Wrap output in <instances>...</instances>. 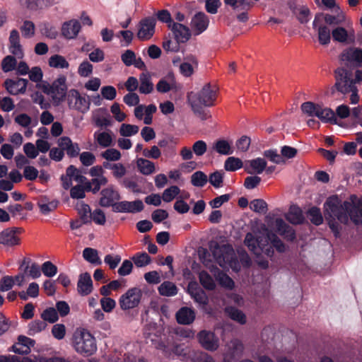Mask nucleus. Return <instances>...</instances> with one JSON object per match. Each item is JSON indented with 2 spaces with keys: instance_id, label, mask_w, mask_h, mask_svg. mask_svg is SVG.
I'll return each instance as SVG.
<instances>
[{
  "instance_id": "f257e3e1",
  "label": "nucleus",
  "mask_w": 362,
  "mask_h": 362,
  "mask_svg": "<svg viewBox=\"0 0 362 362\" xmlns=\"http://www.w3.org/2000/svg\"><path fill=\"white\" fill-rule=\"evenodd\" d=\"M325 215L346 224L349 218L358 225L362 223V198L356 203L341 202L337 197H331L324 204Z\"/></svg>"
},
{
  "instance_id": "f03ea898",
  "label": "nucleus",
  "mask_w": 362,
  "mask_h": 362,
  "mask_svg": "<svg viewBox=\"0 0 362 362\" xmlns=\"http://www.w3.org/2000/svg\"><path fill=\"white\" fill-rule=\"evenodd\" d=\"M217 91L218 88L215 85L207 83L199 92H190L187 94V100L193 112L202 120L211 117L209 112L203 107L214 105L217 98Z\"/></svg>"
},
{
  "instance_id": "7ed1b4c3",
  "label": "nucleus",
  "mask_w": 362,
  "mask_h": 362,
  "mask_svg": "<svg viewBox=\"0 0 362 362\" xmlns=\"http://www.w3.org/2000/svg\"><path fill=\"white\" fill-rule=\"evenodd\" d=\"M74 346L78 353L84 356H90L97 350L95 338L84 329L74 334Z\"/></svg>"
},
{
  "instance_id": "20e7f679",
  "label": "nucleus",
  "mask_w": 362,
  "mask_h": 362,
  "mask_svg": "<svg viewBox=\"0 0 362 362\" xmlns=\"http://www.w3.org/2000/svg\"><path fill=\"white\" fill-rule=\"evenodd\" d=\"M335 83L331 88V94L338 91L344 95L350 93L357 88L351 77V73L344 68H338L334 71Z\"/></svg>"
},
{
  "instance_id": "39448f33",
  "label": "nucleus",
  "mask_w": 362,
  "mask_h": 362,
  "mask_svg": "<svg viewBox=\"0 0 362 362\" xmlns=\"http://www.w3.org/2000/svg\"><path fill=\"white\" fill-rule=\"evenodd\" d=\"M211 252L216 262L223 268L230 266L235 258L233 248L226 245L216 244L211 249Z\"/></svg>"
},
{
  "instance_id": "423d86ee",
  "label": "nucleus",
  "mask_w": 362,
  "mask_h": 362,
  "mask_svg": "<svg viewBox=\"0 0 362 362\" xmlns=\"http://www.w3.org/2000/svg\"><path fill=\"white\" fill-rule=\"evenodd\" d=\"M142 292L139 288H132L122 295L119 303L122 310H127L137 307L141 301Z\"/></svg>"
},
{
  "instance_id": "0eeeda50",
  "label": "nucleus",
  "mask_w": 362,
  "mask_h": 362,
  "mask_svg": "<svg viewBox=\"0 0 362 362\" xmlns=\"http://www.w3.org/2000/svg\"><path fill=\"white\" fill-rule=\"evenodd\" d=\"M68 105L69 108L86 112L89 110L90 101L84 96H81L79 92L75 89L70 90L68 95Z\"/></svg>"
},
{
  "instance_id": "6e6552de",
  "label": "nucleus",
  "mask_w": 362,
  "mask_h": 362,
  "mask_svg": "<svg viewBox=\"0 0 362 362\" xmlns=\"http://www.w3.org/2000/svg\"><path fill=\"white\" fill-rule=\"evenodd\" d=\"M156 20L153 17L141 19L138 24L136 37L142 41L151 39L155 33Z\"/></svg>"
},
{
  "instance_id": "1a4fd4ad",
  "label": "nucleus",
  "mask_w": 362,
  "mask_h": 362,
  "mask_svg": "<svg viewBox=\"0 0 362 362\" xmlns=\"http://www.w3.org/2000/svg\"><path fill=\"white\" fill-rule=\"evenodd\" d=\"M100 195V205L103 207L112 206L114 211V205L117 204V201L121 199L119 192L113 185H109L101 190Z\"/></svg>"
},
{
  "instance_id": "9d476101",
  "label": "nucleus",
  "mask_w": 362,
  "mask_h": 362,
  "mask_svg": "<svg viewBox=\"0 0 362 362\" xmlns=\"http://www.w3.org/2000/svg\"><path fill=\"white\" fill-rule=\"evenodd\" d=\"M66 80V77L62 76L56 79L50 86L47 93L52 95L54 100L59 102L65 97L67 90Z\"/></svg>"
},
{
  "instance_id": "9b49d317",
  "label": "nucleus",
  "mask_w": 362,
  "mask_h": 362,
  "mask_svg": "<svg viewBox=\"0 0 362 362\" xmlns=\"http://www.w3.org/2000/svg\"><path fill=\"white\" fill-rule=\"evenodd\" d=\"M28 83V81L22 78L16 79L7 78L4 81V86L8 93L17 95L25 93Z\"/></svg>"
},
{
  "instance_id": "f8f14e48",
  "label": "nucleus",
  "mask_w": 362,
  "mask_h": 362,
  "mask_svg": "<svg viewBox=\"0 0 362 362\" xmlns=\"http://www.w3.org/2000/svg\"><path fill=\"white\" fill-rule=\"evenodd\" d=\"M243 350L244 346L240 340L232 339L226 345L224 361H230L240 358L243 355Z\"/></svg>"
},
{
  "instance_id": "ddd939ff",
  "label": "nucleus",
  "mask_w": 362,
  "mask_h": 362,
  "mask_svg": "<svg viewBox=\"0 0 362 362\" xmlns=\"http://www.w3.org/2000/svg\"><path fill=\"white\" fill-rule=\"evenodd\" d=\"M144 209V204L141 200L134 202L122 201L114 205V212L116 213H137Z\"/></svg>"
},
{
  "instance_id": "4468645a",
  "label": "nucleus",
  "mask_w": 362,
  "mask_h": 362,
  "mask_svg": "<svg viewBox=\"0 0 362 362\" xmlns=\"http://www.w3.org/2000/svg\"><path fill=\"white\" fill-rule=\"evenodd\" d=\"M209 18L204 12L199 11L194 14L191 20V28L195 35L204 32L209 27Z\"/></svg>"
},
{
  "instance_id": "2eb2a0df",
  "label": "nucleus",
  "mask_w": 362,
  "mask_h": 362,
  "mask_svg": "<svg viewBox=\"0 0 362 362\" xmlns=\"http://www.w3.org/2000/svg\"><path fill=\"white\" fill-rule=\"evenodd\" d=\"M168 28L172 30L177 43H185L191 37L189 28L183 24L174 22L173 23L169 24Z\"/></svg>"
},
{
  "instance_id": "dca6fc26",
  "label": "nucleus",
  "mask_w": 362,
  "mask_h": 362,
  "mask_svg": "<svg viewBox=\"0 0 362 362\" xmlns=\"http://www.w3.org/2000/svg\"><path fill=\"white\" fill-rule=\"evenodd\" d=\"M197 337L199 341L204 349L210 351H215L218 349V339L213 332L202 330L198 334Z\"/></svg>"
},
{
  "instance_id": "f3484780",
  "label": "nucleus",
  "mask_w": 362,
  "mask_h": 362,
  "mask_svg": "<svg viewBox=\"0 0 362 362\" xmlns=\"http://www.w3.org/2000/svg\"><path fill=\"white\" fill-rule=\"evenodd\" d=\"M187 291L192 298L200 305L205 306L208 304V296L195 281H191L187 286Z\"/></svg>"
},
{
  "instance_id": "a211bd4d",
  "label": "nucleus",
  "mask_w": 362,
  "mask_h": 362,
  "mask_svg": "<svg viewBox=\"0 0 362 362\" xmlns=\"http://www.w3.org/2000/svg\"><path fill=\"white\" fill-rule=\"evenodd\" d=\"M322 17V13L317 14L315 17L313 25V28L316 29L317 31L318 40L320 44L322 45H327L330 42L331 40L330 30L325 25H318V21Z\"/></svg>"
},
{
  "instance_id": "6ab92c4d",
  "label": "nucleus",
  "mask_w": 362,
  "mask_h": 362,
  "mask_svg": "<svg viewBox=\"0 0 362 362\" xmlns=\"http://www.w3.org/2000/svg\"><path fill=\"white\" fill-rule=\"evenodd\" d=\"M343 62L354 63L357 66H362V49L351 47L345 49L340 55Z\"/></svg>"
},
{
  "instance_id": "aec40b11",
  "label": "nucleus",
  "mask_w": 362,
  "mask_h": 362,
  "mask_svg": "<svg viewBox=\"0 0 362 362\" xmlns=\"http://www.w3.org/2000/svg\"><path fill=\"white\" fill-rule=\"evenodd\" d=\"M18 228H8L0 233V244L6 247H13L20 244V238L16 235Z\"/></svg>"
},
{
  "instance_id": "412c9836",
  "label": "nucleus",
  "mask_w": 362,
  "mask_h": 362,
  "mask_svg": "<svg viewBox=\"0 0 362 362\" xmlns=\"http://www.w3.org/2000/svg\"><path fill=\"white\" fill-rule=\"evenodd\" d=\"M9 51L16 58L23 57V51L20 44V36L18 30H12L9 36Z\"/></svg>"
},
{
  "instance_id": "4be33fe9",
  "label": "nucleus",
  "mask_w": 362,
  "mask_h": 362,
  "mask_svg": "<svg viewBox=\"0 0 362 362\" xmlns=\"http://www.w3.org/2000/svg\"><path fill=\"white\" fill-rule=\"evenodd\" d=\"M19 4L28 10L37 11L56 4L55 0H18Z\"/></svg>"
},
{
  "instance_id": "5701e85b",
  "label": "nucleus",
  "mask_w": 362,
  "mask_h": 362,
  "mask_svg": "<svg viewBox=\"0 0 362 362\" xmlns=\"http://www.w3.org/2000/svg\"><path fill=\"white\" fill-rule=\"evenodd\" d=\"M58 145L62 150L66 151L69 157L74 158L79 155L80 148L78 144L73 143L68 136L61 137L58 140Z\"/></svg>"
},
{
  "instance_id": "b1692460",
  "label": "nucleus",
  "mask_w": 362,
  "mask_h": 362,
  "mask_svg": "<svg viewBox=\"0 0 362 362\" xmlns=\"http://www.w3.org/2000/svg\"><path fill=\"white\" fill-rule=\"evenodd\" d=\"M175 317L180 325H188L194 321L196 313L193 308L182 307L176 313Z\"/></svg>"
},
{
  "instance_id": "393cba45",
  "label": "nucleus",
  "mask_w": 362,
  "mask_h": 362,
  "mask_svg": "<svg viewBox=\"0 0 362 362\" xmlns=\"http://www.w3.org/2000/svg\"><path fill=\"white\" fill-rule=\"evenodd\" d=\"M77 291L81 296H88L93 291V281L90 274L85 272L79 276Z\"/></svg>"
},
{
  "instance_id": "a878e982",
  "label": "nucleus",
  "mask_w": 362,
  "mask_h": 362,
  "mask_svg": "<svg viewBox=\"0 0 362 362\" xmlns=\"http://www.w3.org/2000/svg\"><path fill=\"white\" fill-rule=\"evenodd\" d=\"M274 223L276 231L285 239L292 241L296 238L294 229L288 226L282 218H276Z\"/></svg>"
},
{
  "instance_id": "bb28decb",
  "label": "nucleus",
  "mask_w": 362,
  "mask_h": 362,
  "mask_svg": "<svg viewBox=\"0 0 362 362\" xmlns=\"http://www.w3.org/2000/svg\"><path fill=\"white\" fill-rule=\"evenodd\" d=\"M265 234L262 235H258V243L257 247L259 250V255L264 252L268 257H272L274 255V250L271 245H269V243H271L272 241L270 234L273 233L269 231L267 229H265Z\"/></svg>"
},
{
  "instance_id": "cd10ccee",
  "label": "nucleus",
  "mask_w": 362,
  "mask_h": 362,
  "mask_svg": "<svg viewBox=\"0 0 362 362\" xmlns=\"http://www.w3.org/2000/svg\"><path fill=\"white\" fill-rule=\"evenodd\" d=\"M81 28V24L77 20H71L63 24L62 33L67 39H74L78 35Z\"/></svg>"
},
{
  "instance_id": "c85d7f7f",
  "label": "nucleus",
  "mask_w": 362,
  "mask_h": 362,
  "mask_svg": "<svg viewBox=\"0 0 362 362\" xmlns=\"http://www.w3.org/2000/svg\"><path fill=\"white\" fill-rule=\"evenodd\" d=\"M139 91L141 94H150L154 89L151 76L148 72H143L139 75Z\"/></svg>"
},
{
  "instance_id": "c756f323",
  "label": "nucleus",
  "mask_w": 362,
  "mask_h": 362,
  "mask_svg": "<svg viewBox=\"0 0 362 362\" xmlns=\"http://www.w3.org/2000/svg\"><path fill=\"white\" fill-rule=\"evenodd\" d=\"M249 167L245 170L249 174H261L267 168V162L264 158H257L247 161Z\"/></svg>"
},
{
  "instance_id": "7c9ffc66",
  "label": "nucleus",
  "mask_w": 362,
  "mask_h": 362,
  "mask_svg": "<svg viewBox=\"0 0 362 362\" xmlns=\"http://www.w3.org/2000/svg\"><path fill=\"white\" fill-rule=\"evenodd\" d=\"M285 217L288 222L294 225L301 224L304 221L302 210L297 206H291Z\"/></svg>"
},
{
  "instance_id": "2f4dec72",
  "label": "nucleus",
  "mask_w": 362,
  "mask_h": 362,
  "mask_svg": "<svg viewBox=\"0 0 362 362\" xmlns=\"http://www.w3.org/2000/svg\"><path fill=\"white\" fill-rule=\"evenodd\" d=\"M322 122H330L337 124V117L334 111L328 107H323L322 105H319L316 116Z\"/></svg>"
},
{
  "instance_id": "473e14b6",
  "label": "nucleus",
  "mask_w": 362,
  "mask_h": 362,
  "mask_svg": "<svg viewBox=\"0 0 362 362\" xmlns=\"http://www.w3.org/2000/svg\"><path fill=\"white\" fill-rule=\"evenodd\" d=\"M211 151H216L221 155H230L233 152L229 142L224 139L214 142Z\"/></svg>"
},
{
  "instance_id": "72a5a7b5",
  "label": "nucleus",
  "mask_w": 362,
  "mask_h": 362,
  "mask_svg": "<svg viewBox=\"0 0 362 362\" xmlns=\"http://www.w3.org/2000/svg\"><path fill=\"white\" fill-rule=\"evenodd\" d=\"M214 276L222 287L229 290L234 288L235 283L233 279L222 271L217 269L214 272Z\"/></svg>"
},
{
  "instance_id": "f704fd0d",
  "label": "nucleus",
  "mask_w": 362,
  "mask_h": 362,
  "mask_svg": "<svg viewBox=\"0 0 362 362\" xmlns=\"http://www.w3.org/2000/svg\"><path fill=\"white\" fill-rule=\"evenodd\" d=\"M136 165L140 173L145 175H149L155 172V165L152 161L145 158H138Z\"/></svg>"
},
{
  "instance_id": "c9c22d12",
  "label": "nucleus",
  "mask_w": 362,
  "mask_h": 362,
  "mask_svg": "<svg viewBox=\"0 0 362 362\" xmlns=\"http://www.w3.org/2000/svg\"><path fill=\"white\" fill-rule=\"evenodd\" d=\"M188 62H183L180 65V71L185 76H190L193 72V64L197 66L198 62L197 59L194 56H189L186 58Z\"/></svg>"
},
{
  "instance_id": "e433bc0d",
  "label": "nucleus",
  "mask_w": 362,
  "mask_h": 362,
  "mask_svg": "<svg viewBox=\"0 0 362 362\" xmlns=\"http://www.w3.org/2000/svg\"><path fill=\"white\" fill-rule=\"evenodd\" d=\"M158 292L163 296H174L177 293V288L176 285L171 281H164L158 287Z\"/></svg>"
},
{
  "instance_id": "4c0bfd02",
  "label": "nucleus",
  "mask_w": 362,
  "mask_h": 362,
  "mask_svg": "<svg viewBox=\"0 0 362 362\" xmlns=\"http://www.w3.org/2000/svg\"><path fill=\"white\" fill-rule=\"evenodd\" d=\"M199 279L202 286L206 290L213 291L216 288V283L212 276L206 271L199 274Z\"/></svg>"
},
{
  "instance_id": "58836bf2",
  "label": "nucleus",
  "mask_w": 362,
  "mask_h": 362,
  "mask_svg": "<svg viewBox=\"0 0 362 362\" xmlns=\"http://www.w3.org/2000/svg\"><path fill=\"white\" fill-rule=\"evenodd\" d=\"M258 235H255L252 233H247L245 235L244 243L248 249L255 255H259V250L257 248Z\"/></svg>"
},
{
  "instance_id": "ea45409f",
  "label": "nucleus",
  "mask_w": 362,
  "mask_h": 362,
  "mask_svg": "<svg viewBox=\"0 0 362 362\" xmlns=\"http://www.w3.org/2000/svg\"><path fill=\"white\" fill-rule=\"evenodd\" d=\"M226 313L233 320L240 324H245L246 322L245 315L240 310L235 307H228L226 308Z\"/></svg>"
},
{
  "instance_id": "a19ab883",
  "label": "nucleus",
  "mask_w": 362,
  "mask_h": 362,
  "mask_svg": "<svg viewBox=\"0 0 362 362\" xmlns=\"http://www.w3.org/2000/svg\"><path fill=\"white\" fill-rule=\"evenodd\" d=\"M83 258L91 264H100L101 261L98 250L91 247H86L83 251Z\"/></svg>"
},
{
  "instance_id": "79ce46f5",
  "label": "nucleus",
  "mask_w": 362,
  "mask_h": 362,
  "mask_svg": "<svg viewBox=\"0 0 362 362\" xmlns=\"http://www.w3.org/2000/svg\"><path fill=\"white\" fill-rule=\"evenodd\" d=\"M208 182L207 175L202 171H196L191 176V183L197 187H204Z\"/></svg>"
},
{
  "instance_id": "37998d69",
  "label": "nucleus",
  "mask_w": 362,
  "mask_h": 362,
  "mask_svg": "<svg viewBox=\"0 0 362 362\" xmlns=\"http://www.w3.org/2000/svg\"><path fill=\"white\" fill-rule=\"evenodd\" d=\"M49 65L57 69H68L69 66V64L66 59L59 54L53 55L49 58Z\"/></svg>"
},
{
  "instance_id": "c03bdc74",
  "label": "nucleus",
  "mask_w": 362,
  "mask_h": 362,
  "mask_svg": "<svg viewBox=\"0 0 362 362\" xmlns=\"http://www.w3.org/2000/svg\"><path fill=\"white\" fill-rule=\"evenodd\" d=\"M243 167L242 160L235 157H228L224 163V168L227 171H235Z\"/></svg>"
},
{
  "instance_id": "a18cd8bd",
  "label": "nucleus",
  "mask_w": 362,
  "mask_h": 362,
  "mask_svg": "<svg viewBox=\"0 0 362 362\" xmlns=\"http://www.w3.org/2000/svg\"><path fill=\"white\" fill-rule=\"evenodd\" d=\"M17 61L15 57L8 55L5 57L1 62V69L4 72L7 73L16 69Z\"/></svg>"
},
{
  "instance_id": "49530a36",
  "label": "nucleus",
  "mask_w": 362,
  "mask_h": 362,
  "mask_svg": "<svg viewBox=\"0 0 362 362\" xmlns=\"http://www.w3.org/2000/svg\"><path fill=\"white\" fill-rule=\"evenodd\" d=\"M250 208L258 214H266L268 210L267 202L261 199H256L252 201Z\"/></svg>"
},
{
  "instance_id": "de8ad7c7",
  "label": "nucleus",
  "mask_w": 362,
  "mask_h": 362,
  "mask_svg": "<svg viewBox=\"0 0 362 362\" xmlns=\"http://www.w3.org/2000/svg\"><path fill=\"white\" fill-rule=\"evenodd\" d=\"M132 260L137 267H143L149 264L151 262V257L146 252L136 254Z\"/></svg>"
},
{
  "instance_id": "09e8293b",
  "label": "nucleus",
  "mask_w": 362,
  "mask_h": 362,
  "mask_svg": "<svg viewBox=\"0 0 362 362\" xmlns=\"http://www.w3.org/2000/svg\"><path fill=\"white\" fill-rule=\"evenodd\" d=\"M47 327L45 322L40 320H34L28 325V332L29 335H34L37 333L40 332Z\"/></svg>"
},
{
  "instance_id": "8fccbe9b",
  "label": "nucleus",
  "mask_w": 362,
  "mask_h": 362,
  "mask_svg": "<svg viewBox=\"0 0 362 362\" xmlns=\"http://www.w3.org/2000/svg\"><path fill=\"white\" fill-rule=\"evenodd\" d=\"M320 104H316L313 102H305L301 106L300 109L302 112L309 117L316 116V113Z\"/></svg>"
},
{
  "instance_id": "3c124183",
  "label": "nucleus",
  "mask_w": 362,
  "mask_h": 362,
  "mask_svg": "<svg viewBox=\"0 0 362 362\" xmlns=\"http://www.w3.org/2000/svg\"><path fill=\"white\" fill-rule=\"evenodd\" d=\"M139 128L137 125L122 124L119 129V133L122 136H131L139 132Z\"/></svg>"
},
{
  "instance_id": "603ef678",
  "label": "nucleus",
  "mask_w": 362,
  "mask_h": 362,
  "mask_svg": "<svg viewBox=\"0 0 362 362\" xmlns=\"http://www.w3.org/2000/svg\"><path fill=\"white\" fill-rule=\"evenodd\" d=\"M41 317L43 320L42 321H47L50 323L55 322L59 318L57 311L53 308L45 310L41 314Z\"/></svg>"
},
{
  "instance_id": "864d4df0",
  "label": "nucleus",
  "mask_w": 362,
  "mask_h": 362,
  "mask_svg": "<svg viewBox=\"0 0 362 362\" xmlns=\"http://www.w3.org/2000/svg\"><path fill=\"white\" fill-rule=\"evenodd\" d=\"M93 66L87 60L82 62L78 68V74L81 77H88L93 73Z\"/></svg>"
},
{
  "instance_id": "5fc2aeb1",
  "label": "nucleus",
  "mask_w": 362,
  "mask_h": 362,
  "mask_svg": "<svg viewBox=\"0 0 362 362\" xmlns=\"http://www.w3.org/2000/svg\"><path fill=\"white\" fill-rule=\"evenodd\" d=\"M180 190L177 186H171L164 190L162 199L165 202H170L180 193Z\"/></svg>"
},
{
  "instance_id": "6e6d98bb",
  "label": "nucleus",
  "mask_w": 362,
  "mask_h": 362,
  "mask_svg": "<svg viewBox=\"0 0 362 362\" xmlns=\"http://www.w3.org/2000/svg\"><path fill=\"white\" fill-rule=\"evenodd\" d=\"M77 209L81 216V219L83 221V223H88L90 221L91 211L90 208L88 204H81L78 205Z\"/></svg>"
},
{
  "instance_id": "4d7b16f0",
  "label": "nucleus",
  "mask_w": 362,
  "mask_h": 362,
  "mask_svg": "<svg viewBox=\"0 0 362 362\" xmlns=\"http://www.w3.org/2000/svg\"><path fill=\"white\" fill-rule=\"evenodd\" d=\"M332 37L334 40L339 42H345L348 38V33L346 30L342 27H338L332 32Z\"/></svg>"
},
{
  "instance_id": "13d9d810",
  "label": "nucleus",
  "mask_w": 362,
  "mask_h": 362,
  "mask_svg": "<svg viewBox=\"0 0 362 362\" xmlns=\"http://www.w3.org/2000/svg\"><path fill=\"white\" fill-rule=\"evenodd\" d=\"M308 215L310 216V221L316 226L320 225L323 221L320 210L317 207H312L308 211Z\"/></svg>"
},
{
  "instance_id": "bf43d9fd",
  "label": "nucleus",
  "mask_w": 362,
  "mask_h": 362,
  "mask_svg": "<svg viewBox=\"0 0 362 362\" xmlns=\"http://www.w3.org/2000/svg\"><path fill=\"white\" fill-rule=\"evenodd\" d=\"M101 156L109 161H117L121 158V153L115 148H108L101 153Z\"/></svg>"
},
{
  "instance_id": "052dcab7",
  "label": "nucleus",
  "mask_w": 362,
  "mask_h": 362,
  "mask_svg": "<svg viewBox=\"0 0 362 362\" xmlns=\"http://www.w3.org/2000/svg\"><path fill=\"white\" fill-rule=\"evenodd\" d=\"M41 269L44 275L47 277H52L57 273V266L49 261L44 262Z\"/></svg>"
},
{
  "instance_id": "680f3d73",
  "label": "nucleus",
  "mask_w": 362,
  "mask_h": 362,
  "mask_svg": "<svg viewBox=\"0 0 362 362\" xmlns=\"http://www.w3.org/2000/svg\"><path fill=\"white\" fill-rule=\"evenodd\" d=\"M263 155L276 164L285 163V160L276 150L265 151Z\"/></svg>"
},
{
  "instance_id": "e2e57ef3",
  "label": "nucleus",
  "mask_w": 362,
  "mask_h": 362,
  "mask_svg": "<svg viewBox=\"0 0 362 362\" xmlns=\"http://www.w3.org/2000/svg\"><path fill=\"white\" fill-rule=\"evenodd\" d=\"M97 141L100 146L103 147H108L111 146L112 139L110 134L107 132H101L98 134H95Z\"/></svg>"
},
{
  "instance_id": "0e129e2a",
  "label": "nucleus",
  "mask_w": 362,
  "mask_h": 362,
  "mask_svg": "<svg viewBox=\"0 0 362 362\" xmlns=\"http://www.w3.org/2000/svg\"><path fill=\"white\" fill-rule=\"evenodd\" d=\"M79 159L81 163L86 167L93 165L96 160L95 155L89 151H85L80 154Z\"/></svg>"
},
{
  "instance_id": "69168bd1",
  "label": "nucleus",
  "mask_w": 362,
  "mask_h": 362,
  "mask_svg": "<svg viewBox=\"0 0 362 362\" xmlns=\"http://www.w3.org/2000/svg\"><path fill=\"white\" fill-rule=\"evenodd\" d=\"M21 30L23 37L30 38L35 34V25L32 21H25L21 28Z\"/></svg>"
},
{
  "instance_id": "338daca9",
  "label": "nucleus",
  "mask_w": 362,
  "mask_h": 362,
  "mask_svg": "<svg viewBox=\"0 0 362 362\" xmlns=\"http://www.w3.org/2000/svg\"><path fill=\"white\" fill-rule=\"evenodd\" d=\"M173 86V81H168L166 78L160 79L157 83L156 88L158 92L165 93L169 92Z\"/></svg>"
},
{
  "instance_id": "774afa93",
  "label": "nucleus",
  "mask_w": 362,
  "mask_h": 362,
  "mask_svg": "<svg viewBox=\"0 0 362 362\" xmlns=\"http://www.w3.org/2000/svg\"><path fill=\"white\" fill-rule=\"evenodd\" d=\"M193 153L197 156H202L207 151V145L204 141L199 140L194 143L192 145Z\"/></svg>"
}]
</instances>
